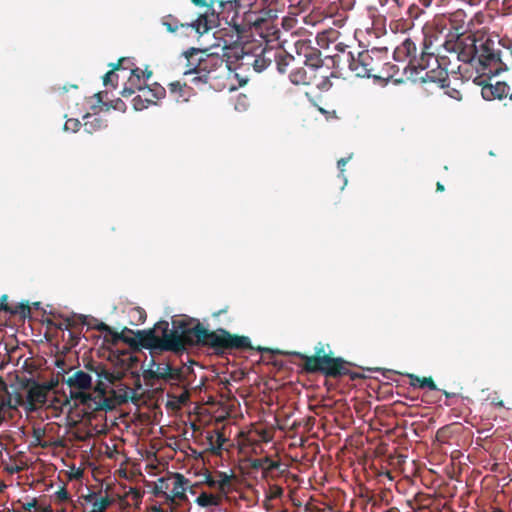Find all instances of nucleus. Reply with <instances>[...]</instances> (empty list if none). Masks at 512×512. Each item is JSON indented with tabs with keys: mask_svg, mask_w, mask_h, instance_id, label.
I'll list each match as a JSON object with an SVG mask.
<instances>
[{
	"mask_svg": "<svg viewBox=\"0 0 512 512\" xmlns=\"http://www.w3.org/2000/svg\"><path fill=\"white\" fill-rule=\"evenodd\" d=\"M219 24V17L215 10L211 7H206L205 12L201 13L198 18L190 24L195 31L202 35L209 30L217 27Z\"/></svg>",
	"mask_w": 512,
	"mask_h": 512,
	"instance_id": "6e6552de",
	"label": "nucleus"
},
{
	"mask_svg": "<svg viewBox=\"0 0 512 512\" xmlns=\"http://www.w3.org/2000/svg\"><path fill=\"white\" fill-rule=\"evenodd\" d=\"M164 340L167 342L166 347L171 350H179L183 346V339H168L167 333L164 334Z\"/></svg>",
	"mask_w": 512,
	"mask_h": 512,
	"instance_id": "412c9836",
	"label": "nucleus"
},
{
	"mask_svg": "<svg viewBox=\"0 0 512 512\" xmlns=\"http://www.w3.org/2000/svg\"><path fill=\"white\" fill-rule=\"evenodd\" d=\"M85 501L91 504V510L86 512H105L110 505V501L107 497L98 496L95 493L85 496Z\"/></svg>",
	"mask_w": 512,
	"mask_h": 512,
	"instance_id": "f8f14e48",
	"label": "nucleus"
},
{
	"mask_svg": "<svg viewBox=\"0 0 512 512\" xmlns=\"http://www.w3.org/2000/svg\"><path fill=\"white\" fill-rule=\"evenodd\" d=\"M246 96L241 95L238 97V103L236 104L235 108L237 110L244 109L246 107Z\"/></svg>",
	"mask_w": 512,
	"mask_h": 512,
	"instance_id": "c85d7f7f",
	"label": "nucleus"
},
{
	"mask_svg": "<svg viewBox=\"0 0 512 512\" xmlns=\"http://www.w3.org/2000/svg\"><path fill=\"white\" fill-rule=\"evenodd\" d=\"M419 387H428L430 390H436V385L431 378H423V380H421V384H419Z\"/></svg>",
	"mask_w": 512,
	"mask_h": 512,
	"instance_id": "393cba45",
	"label": "nucleus"
},
{
	"mask_svg": "<svg viewBox=\"0 0 512 512\" xmlns=\"http://www.w3.org/2000/svg\"><path fill=\"white\" fill-rule=\"evenodd\" d=\"M129 61L126 59H122L119 64L111 71H109L104 76V85L108 86L111 85L112 87H115V83L119 78H126L127 77V67H124L125 63H128Z\"/></svg>",
	"mask_w": 512,
	"mask_h": 512,
	"instance_id": "9d476101",
	"label": "nucleus"
},
{
	"mask_svg": "<svg viewBox=\"0 0 512 512\" xmlns=\"http://www.w3.org/2000/svg\"><path fill=\"white\" fill-rule=\"evenodd\" d=\"M5 301H6V297H3L2 299H0V309L5 308Z\"/></svg>",
	"mask_w": 512,
	"mask_h": 512,
	"instance_id": "f704fd0d",
	"label": "nucleus"
},
{
	"mask_svg": "<svg viewBox=\"0 0 512 512\" xmlns=\"http://www.w3.org/2000/svg\"><path fill=\"white\" fill-rule=\"evenodd\" d=\"M61 497H63V498H64V497H66V492H63V493L61 494Z\"/></svg>",
	"mask_w": 512,
	"mask_h": 512,
	"instance_id": "37998d69",
	"label": "nucleus"
},
{
	"mask_svg": "<svg viewBox=\"0 0 512 512\" xmlns=\"http://www.w3.org/2000/svg\"><path fill=\"white\" fill-rule=\"evenodd\" d=\"M8 399V412L11 410H16L18 407H23L25 409V400L19 393L10 394Z\"/></svg>",
	"mask_w": 512,
	"mask_h": 512,
	"instance_id": "f3484780",
	"label": "nucleus"
},
{
	"mask_svg": "<svg viewBox=\"0 0 512 512\" xmlns=\"http://www.w3.org/2000/svg\"><path fill=\"white\" fill-rule=\"evenodd\" d=\"M128 80L127 84L122 91V95H131L136 90L140 91V89L146 86V82L150 79L152 73L150 71H142L139 68L131 69L129 72L127 71Z\"/></svg>",
	"mask_w": 512,
	"mask_h": 512,
	"instance_id": "0eeeda50",
	"label": "nucleus"
},
{
	"mask_svg": "<svg viewBox=\"0 0 512 512\" xmlns=\"http://www.w3.org/2000/svg\"><path fill=\"white\" fill-rule=\"evenodd\" d=\"M204 483H206L209 487L214 488L217 487L216 479H213L210 474H206L204 478Z\"/></svg>",
	"mask_w": 512,
	"mask_h": 512,
	"instance_id": "cd10ccee",
	"label": "nucleus"
},
{
	"mask_svg": "<svg viewBox=\"0 0 512 512\" xmlns=\"http://www.w3.org/2000/svg\"><path fill=\"white\" fill-rule=\"evenodd\" d=\"M231 475L227 474L226 472H219L217 474V488L221 491H224L225 488L230 484L231 481Z\"/></svg>",
	"mask_w": 512,
	"mask_h": 512,
	"instance_id": "aec40b11",
	"label": "nucleus"
},
{
	"mask_svg": "<svg viewBox=\"0 0 512 512\" xmlns=\"http://www.w3.org/2000/svg\"><path fill=\"white\" fill-rule=\"evenodd\" d=\"M157 377L163 379H173L175 377L174 370L168 365H158L154 371Z\"/></svg>",
	"mask_w": 512,
	"mask_h": 512,
	"instance_id": "a211bd4d",
	"label": "nucleus"
},
{
	"mask_svg": "<svg viewBox=\"0 0 512 512\" xmlns=\"http://www.w3.org/2000/svg\"><path fill=\"white\" fill-rule=\"evenodd\" d=\"M67 383L73 388L88 389L92 384V377L86 372L77 371L68 378Z\"/></svg>",
	"mask_w": 512,
	"mask_h": 512,
	"instance_id": "9b49d317",
	"label": "nucleus"
},
{
	"mask_svg": "<svg viewBox=\"0 0 512 512\" xmlns=\"http://www.w3.org/2000/svg\"><path fill=\"white\" fill-rule=\"evenodd\" d=\"M198 506L200 507H210V506H218L219 505V497L214 494L202 492L197 498L196 501Z\"/></svg>",
	"mask_w": 512,
	"mask_h": 512,
	"instance_id": "4468645a",
	"label": "nucleus"
},
{
	"mask_svg": "<svg viewBox=\"0 0 512 512\" xmlns=\"http://www.w3.org/2000/svg\"><path fill=\"white\" fill-rule=\"evenodd\" d=\"M306 367L310 371H322L327 375L336 376L341 372V363L327 356L307 358Z\"/></svg>",
	"mask_w": 512,
	"mask_h": 512,
	"instance_id": "39448f33",
	"label": "nucleus"
},
{
	"mask_svg": "<svg viewBox=\"0 0 512 512\" xmlns=\"http://www.w3.org/2000/svg\"><path fill=\"white\" fill-rule=\"evenodd\" d=\"M79 121L77 119H68L64 125L66 131H77L79 127Z\"/></svg>",
	"mask_w": 512,
	"mask_h": 512,
	"instance_id": "5701e85b",
	"label": "nucleus"
},
{
	"mask_svg": "<svg viewBox=\"0 0 512 512\" xmlns=\"http://www.w3.org/2000/svg\"><path fill=\"white\" fill-rule=\"evenodd\" d=\"M263 20H264L263 18L258 19V20H256V21H255V23H256L257 25H259V24H260V21H263Z\"/></svg>",
	"mask_w": 512,
	"mask_h": 512,
	"instance_id": "a19ab883",
	"label": "nucleus"
},
{
	"mask_svg": "<svg viewBox=\"0 0 512 512\" xmlns=\"http://www.w3.org/2000/svg\"><path fill=\"white\" fill-rule=\"evenodd\" d=\"M10 393L7 392L6 388L0 391V412H8V399Z\"/></svg>",
	"mask_w": 512,
	"mask_h": 512,
	"instance_id": "4be33fe9",
	"label": "nucleus"
},
{
	"mask_svg": "<svg viewBox=\"0 0 512 512\" xmlns=\"http://www.w3.org/2000/svg\"><path fill=\"white\" fill-rule=\"evenodd\" d=\"M101 407L102 408H106V407H109V405L108 404H102Z\"/></svg>",
	"mask_w": 512,
	"mask_h": 512,
	"instance_id": "79ce46f5",
	"label": "nucleus"
},
{
	"mask_svg": "<svg viewBox=\"0 0 512 512\" xmlns=\"http://www.w3.org/2000/svg\"><path fill=\"white\" fill-rule=\"evenodd\" d=\"M449 97L453 98V99H456V100H461L462 98V95L460 93V91L456 90V89H449L445 92Z\"/></svg>",
	"mask_w": 512,
	"mask_h": 512,
	"instance_id": "bb28decb",
	"label": "nucleus"
},
{
	"mask_svg": "<svg viewBox=\"0 0 512 512\" xmlns=\"http://www.w3.org/2000/svg\"><path fill=\"white\" fill-rule=\"evenodd\" d=\"M505 94V85L497 84L495 87L492 85L485 86L482 89V95L486 99L490 98H501Z\"/></svg>",
	"mask_w": 512,
	"mask_h": 512,
	"instance_id": "2eb2a0df",
	"label": "nucleus"
},
{
	"mask_svg": "<svg viewBox=\"0 0 512 512\" xmlns=\"http://www.w3.org/2000/svg\"><path fill=\"white\" fill-rule=\"evenodd\" d=\"M170 93L176 101H187L190 96V89L186 85L174 82L169 85Z\"/></svg>",
	"mask_w": 512,
	"mask_h": 512,
	"instance_id": "ddd939ff",
	"label": "nucleus"
},
{
	"mask_svg": "<svg viewBox=\"0 0 512 512\" xmlns=\"http://www.w3.org/2000/svg\"><path fill=\"white\" fill-rule=\"evenodd\" d=\"M122 105H123V102H122V101H120V100H118V101H117V103H116V105L114 106V108H115V109H120Z\"/></svg>",
	"mask_w": 512,
	"mask_h": 512,
	"instance_id": "c9c22d12",
	"label": "nucleus"
},
{
	"mask_svg": "<svg viewBox=\"0 0 512 512\" xmlns=\"http://www.w3.org/2000/svg\"><path fill=\"white\" fill-rule=\"evenodd\" d=\"M267 15H268L269 18H275L277 16L275 11H273V10H269L267 12Z\"/></svg>",
	"mask_w": 512,
	"mask_h": 512,
	"instance_id": "72a5a7b5",
	"label": "nucleus"
},
{
	"mask_svg": "<svg viewBox=\"0 0 512 512\" xmlns=\"http://www.w3.org/2000/svg\"><path fill=\"white\" fill-rule=\"evenodd\" d=\"M165 95V90L158 84L152 86H145L140 89L139 94L133 99V106L135 110H143L149 104L155 103Z\"/></svg>",
	"mask_w": 512,
	"mask_h": 512,
	"instance_id": "20e7f679",
	"label": "nucleus"
},
{
	"mask_svg": "<svg viewBox=\"0 0 512 512\" xmlns=\"http://www.w3.org/2000/svg\"><path fill=\"white\" fill-rule=\"evenodd\" d=\"M290 80L294 84H308L306 71L302 68L296 69L290 73Z\"/></svg>",
	"mask_w": 512,
	"mask_h": 512,
	"instance_id": "6ab92c4d",
	"label": "nucleus"
},
{
	"mask_svg": "<svg viewBox=\"0 0 512 512\" xmlns=\"http://www.w3.org/2000/svg\"><path fill=\"white\" fill-rule=\"evenodd\" d=\"M90 101H91V105H90L91 108L95 109L97 105L102 103V94L101 93L94 94V96L90 99Z\"/></svg>",
	"mask_w": 512,
	"mask_h": 512,
	"instance_id": "a878e982",
	"label": "nucleus"
},
{
	"mask_svg": "<svg viewBox=\"0 0 512 512\" xmlns=\"http://www.w3.org/2000/svg\"><path fill=\"white\" fill-rule=\"evenodd\" d=\"M50 387L46 385L33 384L27 390L25 399V411L32 412L39 406L45 404L47 400V393Z\"/></svg>",
	"mask_w": 512,
	"mask_h": 512,
	"instance_id": "423d86ee",
	"label": "nucleus"
},
{
	"mask_svg": "<svg viewBox=\"0 0 512 512\" xmlns=\"http://www.w3.org/2000/svg\"><path fill=\"white\" fill-rule=\"evenodd\" d=\"M84 119V129L88 133L97 131L98 129H101L104 126L103 121L99 117L87 114L84 116Z\"/></svg>",
	"mask_w": 512,
	"mask_h": 512,
	"instance_id": "dca6fc26",
	"label": "nucleus"
},
{
	"mask_svg": "<svg viewBox=\"0 0 512 512\" xmlns=\"http://www.w3.org/2000/svg\"><path fill=\"white\" fill-rule=\"evenodd\" d=\"M437 190L438 191H443L444 190V187L441 183H437Z\"/></svg>",
	"mask_w": 512,
	"mask_h": 512,
	"instance_id": "e433bc0d",
	"label": "nucleus"
},
{
	"mask_svg": "<svg viewBox=\"0 0 512 512\" xmlns=\"http://www.w3.org/2000/svg\"><path fill=\"white\" fill-rule=\"evenodd\" d=\"M346 163H347V159H344V158H342L338 161V167L341 170V172H343V167L346 165Z\"/></svg>",
	"mask_w": 512,
	"mask_h": 512,
	"instance_id": "7c9ffc66",
	"label": "nucleus"
},
{
	"mask_svg": "<svg viewBox=\"0 0 512 512\" xmlns=\"http://www.w3.org/2000/svg\"><path fill=\"white\" fill-rule=\"evenodd\" d=\"M131 316L133 318H137V321L139 322L144 321V311L141 308H133L131 310Z\"/></svg>",
	"mask_w": 512,
	"mask_h": 512,
	"instance_id": "b1692460",
	"label": "nucleus"
},
{
	"mask_svg": "<svg viewBox=\"0 0 512 512\" xmlns=\"http://www.w3.org/2000/svg\"><path fill=\"white\" fill-rule=\"evenodd\" d=\"M191 334H193L194 338H190V341L209 343L222 347L244 348L249 346V339L247 337L231 336L226 333H208L205 329L199 326L194 327Z\"/></svg>",
	"mask_w": 512,
	"mask_h": 512,
	"instance_id": "7ed1b4c3",
	"label": "nucleus"
},
{
	"mask_svg": "<svg viewBox=\"0 0 512 512\" xmlns=\"http://www.w3.org/2000/svg\"><path fill=\"white\" fill-rule=\"evenodd\" d=\"M97 375V390L103 393L110 384L118 381L122 377V373L119 371H109L105 368H97L95 370Z\"/></svg>",
	"mask_w": 512,
	"mask_h": 512,
	"instance_id": "1a4fd4ad",
	"label": "nucleus"
},
{
	"mask_svg": "<svg viewBox=\"0 0 512 512\" xmlns=\"http://www.w3.org/2000/svg\"><path fill=\"white\" fill-rule=\"evenodd\" d=\"M457 50L459 60L470 63L480 78H491L499 74L501 61L487 42L466 36L458 42Z\"/></svg>",
	"mask_w": 512,
	"mask_h": 512,
	"instance_id": "f257e3e1",
	"label": "nucleus"
},
{
	"mask_svg": "<svg viewBox=\"0 0 512 512\" xmlns=\"http://www.w3.org/2000/svg\"><path fill=\"white\" fill-rule=\"evenodd\" d=\"M164 25L167 27V29L171 32H174L176 30V27L172 26L169 22L165 21Z\"/></svg>",
	"mask_w": 512,
	"mask_h": 512,
	"instance_id": "2f4dec72",
	"label": "nucleus"
},
{
	"mask_svg": "<svg viewBox=\"0 0 512 512\" xmlns=\"http://www.w3.org/2000/svg\"><path fill=\"white\" fill-rule=\"evenodd\" d=\"M131 492L135 495V497H139V493L137 491L132 490Z\"/></svg>",
	"mask_w": 512,
	"mask_h": 512,
	"instance_id": "ea45409f",
	"label": "nucleus"
},
{
	"mask_svg": "<svg viewBox=\"0 0 512 512\" xmlns=\"http://www.w3.org/2000/svg\"><path fill=\"white\" fill-rule=\"evenodd\" d=\"M408 377L411 380V385L414 386V387H419V384H421V380H423V378H420V377L415 376L413 374H409Z\"/></svg>",
	"mask_w": 512,
	"mask_h": 512,
	"instance_id": "c756f323",
	"label": "nucleus"
},
{
	"mask_svg": "<svg viewBox=\"0 0 512 512\" xmlns=\"http://www.w3.org/2000/svg\"><path fill=\"white\" fill-rule=\"evenodd\" d=\"M61 497H63V498H64V497H66V492H63V493L61 494Z\"/></svg>",
	"mask_w": 512,
	"mask_h": 512,
	"instance_id": "c03bdc74",
	"label": "nucleus"
},
{
	"mask_svg": "<svg viewBox=\"0 0 512 512\" xmlns=\"http://www.w3.org/2000/svg\"><path fill=\"white\" fill-rule=\"evenodd\" d=\"M510 68L512 69V51L510 52Z\"/></svg>",
	"mask_w": 512,
	"mask_h": 512,
	"instance_id": "4c0bfd02",
	"label": "nucleus"
},
{
	"mask_svg": "<svg viewBox=\"0 0 512 512\" xmlns=\"http://www.w3.org/2000/svg\"><path fill=\"white\" fill-rule=\"evenodd\" d=\"M364 74L367 75V76H370V70L365 69L364 70Z\"/></svg>",
	"mask_w": 512,
	"mask_h": 512,
	"instance_id": "58836bf2",
	"label": "nucleus"
},
{
	"mask_svg": "<svg viewBox=\"0 0 512 512\" xmlns=\"http://www.w3.org/2000/svg\"><path fill=\"white\" fill-rule=\"evenodd\" d=\"M189 480L180 473H174L168 478H160L155 485V495L164 498L165 502L173 505L187 500Z\"/></svg>",
	"mask_w": 512,
	"mask_h": 512,
	"instance_id": "f03ea898",
	"label": "nucleus"
},
{
	"mask_svg": "<svg viewBox=\"0 0 512 512\" xmlns=\"http://www.w3.org/2000/svg\"><path fill=\"white\" fill-rule=\"evenodd\" d=\"M192 2L198 6H205V0H192Z\"/></svg>",
	"mask_w": 512,
	"mask_h": 512,
	"instance_id": "473e14b6",
	"label": "nucleus"
}]
</instances>
